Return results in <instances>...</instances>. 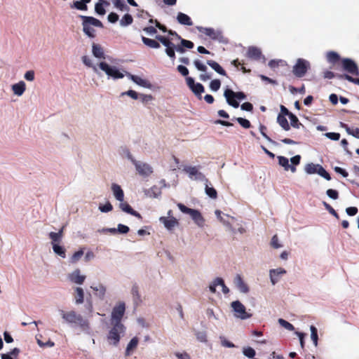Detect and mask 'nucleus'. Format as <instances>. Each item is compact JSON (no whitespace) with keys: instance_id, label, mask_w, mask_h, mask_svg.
I'll return each instance as SVG.
<instances>
[{"instance_id":"obj_1","label":"nucleus","mask_w":359,"mask_h":359,"mask_svg":"<svg viewBox=\"0 0 359 359\" xmlns=\"http://www.w3.org/2000/svg\"><path fill=\"white\" fill-rule=\"evenodd\" d=\"M156 39L161 42V43L165 47V53L172 60L175 58V50L180 53H182L184 51V47L180 45L175 44V41H178L174 36H156Z\"/></svg>"},{"instance_id":"obj_2","label":"nucleus","mask_w":359,"mask_h":359,"mask_svg":"<svg viewBox=\"0 0 359 359\" xmlns=\"http://www.w3.org/2000/svg\"><path fill=\"white\" fill-rule=\"evenodd\" d=\"M126 330V327L123 324H111L106 336L107 344L114 347L118 346Z\"/></svg>"},{"instance_id":"obj_3","label":"nucleus","mask_w":359,"mask_h":359,"mask_svg":"<svg viewBox=\"0 0 359 359\" xmlns=\"http://www.w3.org/2000/svg\"><path fill=\"white\" fill-rule=\"evenodd\" d=\"M99 68L105 73L108 79L114 80L123 79L127 74L123 69L110 65L104 61L99 62Z\"/></svg>"},{"instance_id":"obj_4","label":"nucleus","mask_w":359,"mask_h":359,"mask_svg":"<svg viewBox=\"0 0 359 359\" xmlns=\"http://www.w3.org/2000/svg\"><path fill=\"white\" fill-rule=\"evenodd\" d=\"M81 18L83 19L82 26L85 34L90 38L95 37V29L94 27H102V22L93 17L81 15Z\"/></svg>"},{"instance_id":"obj_5","label":"nucleus","mask_w":359,"mask_h":359,"mask_svg":"<svg viewBox=\"0 0 359 359\" xmlns=\"http://www.w3.org/2000/svg\"><path fill=\"white\" fill-rule=\"evenodd\" d=\"M177 207L183 213L187 214L190 216L194 224L199 228H203L205 223V219L202 214L196 209L187 208L182 203H177Z\"/></svg>"},{"instance_id":"obj_6","label":"nucleus","mask_w":359,"mask_h":359,"mask_svg":"<svg viewBox=\"0 0 359 359\" xmlns=\"http://www.w3.org/2000/svg\"><path fill=\"white\" fill-rule=\"evenodd\" d=\"M196 29L212 40L217 41L219 43H226L227 39L223 35L222 31L212 27L196 26Z\"/></svg>"},{"instance_id":"obj_7","label":"nucleus","mask_w":359,"mask_h":359,"mask_svg":"<svg viewBox=\"0 0 359 359\" xmlns=\"http://www.w3.org/2000/svg\"><path fill=\"white\" fill-rule=\"evenodd\" d=\"M126 309V303L123 301L117 302L113 306L110 313L111 324H123L121 320Z\"/></svg>"},{"instance_id":"obj_8","label":"nucleus","mask_w":359,"mask_h":359,"mask_svg":"<svg viewBox=\"0 0 359 359\" xmlns=\"http://www.w3.org/2000/svg\"><path fill=\"white\" fill-rule=\"evenodd\" d=\"M57 316L61 319L62 323L64 324L75 325L81 320V315L73 310L58 309Z\"/></svg>"},{"instance_id":"obj_9","label":"nucleus","mask_w":359,"mask_h":359,"mask_svg":"<svg viewBox=\"0 0 359 359\" xmlns=\"http://www.w3.org/2000/svg\"><path fill=\"white\" fill-rule=\"evenodd\" d=\"M277 158L278 160V164L283 168L284 170H290L292 173H294L297 171L296 166L300 163L301 156L296 155L290 159L283 156H278Z\"/></svg>"},{"instance_id":"obj_10","label":"nucleus","mask_w":359,"mask_h":359,"mask_svg":"<svg viewBox=\"0 0 359 359\" xmlns=\"http://www.w3.org/2000/svg\"><path fill=\"white\" fill-rule=\"evenodd\" d=\"M304 171L306 175L318 174L320 177L327 180H330V174L323 168V167L318 163H308L304 167Z\"/></svg>"},{"instance_id":"obj_11","label":"nucleus","mask_w":359,"mask_h":359,"mask_svg":"<svg viewBox=\"0 0 359 359\" xmlns=\"http://www.w3.org/2000/svg\"><path fill=\"white\" fill-rule=\"evenodd\" d=\"M231 308L236 318L247 320L252 317V314L247 311L245 306L238 300L231 303Z\"/></svg>"},{"instance_id":"obj_12","label":"nucleus","mask_w":359,"mask_h":359,"mask_svg":"<svg viewBox=\"0 0 359 359\" xmlns=\"http://www.w3.org/2000/svg\"><path fill=\"white\" fill-rule=\"evenodd\" d=\"M224 95L226 100L227 103L234 108H237L239 106V101L245 99V95L242 92L235 93L230 89H226L224 91Z\"/></svg>"},{"instance_id":"obj_13","label":"nucleus","mask_w":359,"mask_h":359,"mask_svg":"<svg viewBox=\"0 0 359 359\" xmlns=\"http://www.w3.org/2000/svg\"><path fill=\"white\" fill-rule=\"evenodd\" d=\"M309 68L310 63L309 61L299 58L293 67L292 72L296 76L302 77L306 74Z\"/></svg>"},{"instance_id":"obj_14","label":"nucleus","mask_w":359,"mask_h":359,"mask_svg":"<svg viewBox=\"0 0 359 359\" xmlns=\"http://www.w3.org/2000/svg\"><path fill=\"white\" fill-rule=\"evenodd\" d=\"M133 165L135 166V170L143 177H147L150 176L153 172V168L147 163L136 161H134Z\"/></svg>"},{"instance_id":"obj_15","label":"nucleus","mask_w":359,"mask_h":359,"mask_svg":"<svg viewBox=\"0 0 359 359\" xmlns=\"http://www.w3.org/2000/svg\"><path fill=\"white\" fill-rule=\"evenodd\" d=\"M67 279L72 283L81 285L86 281V276L81 272L80 269L77 268L67 274Z\"/></svg>"},{"instance_id":"obj_16","label":"nucleus","mask_w":359,"mask_h":359,"mask_svg":"<svg viewBox=\"0 0 359 359\" xmlns=\"http://www.w3.org/2000/svg\"><path fill=\"white\" fill-rule=\"evenodd\" d=\"M215 215L217 220L225 226L229 231H234L232 225L233 222L235 220L234 217L222 212L219 210H216L215 211Z\"/></svg>"},{"instance_id":"obj_17","label":"nucleus","mask_w":359,"mask_h":359,"mask_svg":"<svg viewBox=\"0 0 359 359\" xmlns=\"http://www.w3.org/2000/svg\"><path fill=\"white\" fill-rule=\"evenodd\" d=\"M93 295L100 299H104L107 294V287L104 284L100 282L92 283L90 286Z\"/></svg>"},{"instance_id":"obj_18","label":"nucleus","mask_w":359,"mask_h":359,"mask_svg":"<svg viewBox=\"0 0 359 359\" xmlns=\"http://www.w3.org/2000/svg\"><path fill=\"white\" fill-rule=\"evenodd\" d=\"M287 273L286 270L282 267H277L276 269H271L269 271V276L271 284L275 285L277 284L282 277Z\"/></svg>"},{"instance_id":"obj_19","label":"nucleus","mask_w":359,"mask_h":359,"mask_svg":"<svg viewBox=\"0 0 359 359\" xmlns=\"http://www.w3.org/2000/svg\"><path fill=\"white\" fill-rule=\"evenodd\" d=\"M159 221L163 224V226L169 231H172L175 228L177 227L180 224L179 221L174 217H159Z\"/></svg>"},{"instance_id":"obj_20","label":"nucleus","mask_w":359,"mask_h":359,"mask_svg":"<svg viewBox=\"0 0 359 359\" xmlns=\"http://www.w3.org/2000/svg\"><path fill=\"white\" fill-rule=\"evenodd\" d=\"M126 76L139 86L147 89H151L152 88V84L147 79L140 76L133 75L127 72Z\"/></svg>"},{"instance_id":"obj_21","label":"nucleus","mask_w":359,"mask_h":359,"mask_svg":"<svg viewBox=\"0 0 359 359\" xmlns=\"http://www.w3.org/2000/svg\"><path fill=\"white\" fill-rule=\"evenodd\" d=\"M186 81L188 86L193 93L201 98V94L204 92V87L203 85L199 83H195L194 79L191 77H187Z\"/></svg>"},{"instance_id":"obj_22","label":"nucleus","mask_w":359,"mask_h":359,"mask_svg":"<svg viewBox=\"0 0 359 359\" xmlns=\"http://www.w3.org/2000/svg\"><path fill=\"white\" fill-rule=\"evenodd\" d=\"M343 69L350 74L358 75L359 71L356 64L351 59L345 58L342 61Z\"/></svg>"},{"instance_id":"obj_23","label":"nucleus","mask_w":359,"mask_h":359,"mask_svg":"<svg viewBox=\"0 0 359 359\" xmlns=\"http://www.w3.org/2000/svg\"><path fill=\"white\" fill-rule=\"evenodd\" d=\"M234 284L237 290L242 294H247L249 292V287L248 284L243 280L240 275H237L234 278Z\"/></svg>"},{"instance_id":"obj_24","label":"nucleus","mask_w":359,"mask_h":359,"mask_svg":"<svg viewBox=\"0 0 359 359\" xmlns=\"http://www.w3.org/2000/svg\"><path fill=\"white\" fill-rule=\"evenodd\" d=\"M11 90L15 95L20 97L26 90V83L24 81H20L11 86Z\"/></svg>"},{"instance_id":"obj_25","label":"nucleus","mask_w":359,"mask_h":359,"mask_svg":"<svg viewBox=\"0 0 359 359\" xmlns=\"http://www.w3.org/2000/svg\"><path fill=\"white\" fill-rule=\"evenodd\" d=\"M139 344V339L137 337H133L127 344L126 351H125V356L128 357L130 356L135 349L137 348Z\"/></svg>"},{"instance_id":"obj_26","label":"nucleus","mask_w":359,"mask_h":359,"mask_svg":"<svg viewBox=\"0 0 359 359\" xmlns=\"http://www.w3.org/2000/svg\"><path fill=\"white\" fill-rule=\"evenodd\" d=\"M184 170L191 180H197L203 177L196 167L188 166L184 168Z\"/></svg>"},{"instance_id":"obj_27","label":"nucleus","mask_w":359,"mask_h":359,"mask_svg":"<svg viewBox=\"0 0 359 359\" xmlns=\"http://www.w3.org/2000/svg\"><path fill=\"white\" fill-rule=\"evenodd\" d=\"M111 190L114 197L118 201H122L124 200V193L120 185L116 183H112L111 185Z\"/></svg>"},{"instance_id":"obj_28","label":"nucleus","mask_w":359,"mask_h":359,"mask_svg":"<svg viewBox=\"0 0 359 359\" xmlns=\"http://www.w3.org/2000/svg\"><path fill=\"white\" fill-rule=\"evenodd\" d=\"M109 6V2L107 0H98L95 5V11L100 15H104L106 13V8Z\"/></svg>"},{"instance_id":"obj_29","label":"nucleus","mask_w":359,"mask_h":359,"mask_svg":"<svg viewBox=\"0 0 359 359\" xmlns=\"http://www.w3.org/2000/svg\"><path fill=\"white\" fill-rule=\"evenodd\" d=\"M194 65H195L196 68L198 70L201 71V72H203V73L200 74V79L201 81H205L207 80H209L211 78L210 75H209L208 74L205 73L207 67H206V66L204 64L201 62L199 60H195L194 62Z\"/></svg>"},{"instance_id":"obj_30","label":"nucleus","mask_w":359,"mask_h":359,"mask_svg":"<svg viewBox=\"0 0 359 359\" xmlns=\"http://www.w3.org/2000/svg\"><path fill=\"white\" fill-rule=\"evenodd\" d=\"M83 63L88 67L91 68L95 73H99V64L94 62L93 60L88 55H83L81 57Z\"/></svg>"},{"instance_id":"obj_31","label":"nucleus","mask_w":359,"mask_h":359,"mask_svg":"<svg viewBox=\"0 0 359 359\" xmlns=\"http://www.w3.org/2000/svg\"><path fill=\"white\" fill-rule=\"evenodd\" d=\"M247 56L253 60H259L262 57L261 50L255 46H250L248 48Z\"/></svg>"},{"instance_id":"obj_32","label":"nucleus","mask_w":359,"mask_h":359,"mask_svg":"<svg viewBox=\"0 0 359 359\" xmlns=\"http://www.w3.org/2000/svg\"><path fill=\"white\" fill-rule=\"evenodd\" d=\"M74 302L76 304L79 305L84 302V291L81 287H76L74 290Z\"/></svg>"},{"instance_id":"obj_33","label":"nucleus","mask_w":359,"mask_h":359,"mask_svg":"<svg viewBox=\"0 0 359 359\" xmlns=\"http://www.w3.org/2000/svg\"><path fill=\"white\" fill-rule=\"evenodd\" d=\"M177 22L184 25L191 26L193 25L192 20L189 15L183 13H178L177 15Z\"/></svg>"},{"instance_id":"obj_34","label":"nucleus","mask_w":359,"mask_h":359,"mask_svg":"<svg viewBox=\"0 0 359 359\" xmlns=\"http://www.w3.org/2000/svg\"><path fill=\"white\" fill-rule=\"evenodd\" d=\"M63 236L62 229L60 230L58 232H50L49 233V238L51 240V245L56 244H60Z\"/></svg>"},{"instance_id":"obj_35","label":"nucleus","mask_w":359,"mask_h":359,"mask_svg":"<svg viewBox=\"0 0 359 359\" xmlns=\"http://www.w3.org/2000/svg\"><path fill=\"white\" fill-rule=\"evenodd\" d=\"M119 203H119V208L123 212L129 213V214H130V215H132L133 216H135L137 217H140V215L137 212L133 210L132 209V208L127 203L124 202V200L122 201H119Z\"/></svg>"},{"instance_id":"obj_36","label":"nucleus","mask_w":359,"mask_h":359,"mask_svg":"<svg viewBox=\"0 0 359 359\" xmlns=\"http://www.w3.org/2000/svg\"><path fill=\"white\" fill-rule=\"evenodd\" d=\"M168 34L170 35L174 36L178 41H180L181 45L184 47V48H187L191 49L194 47V43L191 41L181 39V37L177 33L170 30L168 31Z\"/></svg>"},{"instance_id":"obj_37","label":"nucleus","mask_w":359,"mask_h":359,"mask_svg":"<svg viewBox=\"0 0 359 359\" xmlns=\"http://www.w3.org/2000/svg\"><path fill=\"white\" fill-rule=\"evenodd\" d=\"M92 53L93 56L97 59L104 58V53L103 48L98 44L93 43L92 45Z\"/></svg>"},{"instance_id":"obj_38","label":"nucleus","mask_w":359,"mask_h":359,"mask_svg":"<svg viewBox=\"0 0 359 359\" xmlns=\"http://www.w3.org/2000/svg\"><path fill=\"white\" fill-rule=\"evenodd\" d=\"M53 252L60 257L61 258H65L66 257V249L64 246L61 245L60 244H56L53 245L52 246Z\"/></svg>"},{"instance_id":"obj_39","label":"nucleus","mask_w":359,"mask_h":359,"mask_svg":"<svg viewBox=\"0 0 359 359\" xmlns=\"http://www.w3.org/2000/svg\"><path fill=\"white\" fill-rule=\"evenodd\" d=\"M83 255L84 251L83 249H80L74 252L69 257V263L72 264H76Z\"/></svg>"},{"instance_id":"obj_40","label":"nucleus","mask_w":359,"mask_h":359,"mask_svg":"<svg viewBox=\"0 0 359 359\" xmlns=\"http://www.w3.org/2000/svg\"><path fill=\"white\" fill-rule=\"evenodd\" d=\"M208 65L212 68L216 72H217L218 74H221V75H223V76H225L226 75V72L223 69V68L217 63L215 61H213V60H208Z\"/></svg>"},{"instance_id":"obj_41","label":"nucleus","mask_w":359,"mask_h":359,"mask_svg":"<svg viewBox=\"0 0 359 359\" xmlns=\"http://www.w3.org/2000/svg\"><path fill=\"white\" fill-rule=\"evenodd\" d=\"M98 210L102 213H107L113 210V206L109 201H105L104 203H99Z\"/></svg>"},{"instance_id":"obj_42","label":"nucleus","mask_w":359,"mask_h":359,"mask_svg":"<svg viewBox=\"0 0 359 359\" xmlns=\"http://www.w3.org/2000/svg\"><path fill=\"white\" fill-rule=\"evenodd\" d=\"M277 121L283 130H290V125L285 115L279 114L277 118Z\"/></svg>"},{"instance_id":"obj_43","label":"nucleus","mask_w":359,"mask_h":359,"mask_svg":"<svg viewBox=\"0 0 359 359\" xmlns=\"http://www.w3.org/2000/svg\"><path fill=\"white\" fill-rule=\"evenodd\" d=\"M114 7L121 11H128L129 7L125 4L123 0H114L112 1Z\"/></svg>"},{"instance_id":"obj_44","label":"nucleus","mask_w":359,"mask_h":359,"mask_svg":"<svg viewBox=\"0 0 359 359\" xmlns=\"http://www.w3.org/2000/svg\"><path fill=\"white\" fill-rule=\"evenodd\" d=\"M75 325H78L81 330L83 332H89L90 331V327L89 322L86 320H83L81 316V320H79Z\"/></svg>"},{"instance_id":"obj_45","label":"nucleus","mask_w":359,"mask_h":359,"mask_svg":"<svg viewBox=\"0 0 359 359\" xmlns=\"http://www.w3.org/2000/svg\"><path fill=\"white\" fill-rule=\"evenodd\" d=\"M133 17L128 14H125L121 19L119 24L121 27H127L133 23Z\"/></svg>"},{"instance_id":"obj_46","label":"nucleus","mask_w":359,"mask_h":359,"mask_svg":"<svg viewBox=\"0 0 359 359\" xmlns=\"http://www.w3.org/2000/svg\"><path fill=\"white\" fill-rule=\"evenodd\" d=\"M142 42L147 46L152 48H158L160 47L159 43L154 40L149 38H146L144 36L142 37Z\"/></svg>"},{"instance_id":"obj_47","label":"nucleus","mask_w":359,"mask_h":359,"mask_svg":"<svg viewBox=\"0 0 359 359\" xmlns=\"http://www.w3.org/2000/svg\"><path fill=\"white\" fill-rule=\"evenodd\" d=\"M195 335L196 339L201 343H207L208 342V335L207 332L204 330H199L195 332Z\"/></svg>"},{"instance_id":"obj_48","label":"nucleus","mask_w":359,"mask_h":359,"mask_svg":"<svg viewBox=\"0 0 359 359\" xmlns=\"http://www.w3.org/2000/svg\"><path fill=\"white\" fill-rule=\"evenodd\" d=\"M205 194L211 198L215 199L217 198V194L216 190L209 185L208 181H206L205 183Z\"/></svg>"},{"instance_id":"obj_49","label":"nucleus","mask_w":359,"mask_h":359,"mask_svg":"<svg viewBox=\"0 0 359 359\" xmlns=\"http://www.w3.org/2000/svg\"><path fill=\"white\" fill-rule=\"evenodd\" d=\"M341 126L346 130L348 135L359 139V128H351L344 123H341Z\"/></svg>"},{"instance_id":"obj_50","label":"nucleus","mask_w":359,"mask_h":359,"mask_svg":"<svg viewBox=\"0 0 359 359\" xmlns=\"http://www.w3.org/2000/svg\"><path fill=\"white\" fill-rule=\"evenodd\" d=\"M327 60L329 62L334 64L339 60V55L337 53L334 51H330L326 55Z\"/></svg>"},{"instance_id":"obj_51","label":"nucleus","mask_w":359,"mask_h":359,"mask_svg":"<svg viewBox=\"0 0 359 359\" xmlns=\"http://www.w3.org/2000/svg\"><path fill=\"white\" fill-rule=\"evenodd\" d=\"M121 156L125 158H127L128 159L129 161H130L132 162L133 164H134V161H136L137 160H135L133 156V154H131V152L130 151V150L127 148H123L121 149Z\"/></svg>"},{"instance_id":"obj_52","label":"nucleus","mask_w":359,"mask_h":359,"mask_svg":"<svg viewBox=\"0 0 359 359\" xmlns=\"http://www.w3.org/2000/svg\"><path fill=\"white\" fill-rule=\"evenodd\" d=\"M278 322L280 326H282L283 328L288 331H293L294 330V326L290 323L286 321L283 318H279L278 320Z\"/></svg>"},{"instance_id":"obj_53","label":"nucleus","mask_w":359,"mask_h":359,"mask_svg":"<svg viewBox=\"0 0 359 359\" xmlns=\"http://www.w3.org/2000/svg\"><path fill=\"white\" fill-rule=\"evenodd\" d=\"M310 331H311V339L313 341L314 346H317L318 339L317 329L313 325H311Z\"/></svg>"},{"instance_id":"obj_54","label":"nucleus","mask_w":359,"mask_h":359,"mask_svg":"<svg viewBox=\"0 0 359 359\" xmlns=\"http://www.w3.org/2000/svg\"><path fill=\"white\" fill-rule=\"evenodd\" d=\"M270 245L274 249H278L283 247V244L276 235H274L271 238Z\"/></svg>"},{"instance_id":"obj_55","label":"nucleus","mask_w":359,"mask_h":359,"mask_svg":"<svg viewBox=\"0 0 359 359\" xmlns=\"http://www.w3.org/2000/svg\"><path fill=\"white\" fill-rule=\"evenodd\" d=\"M215 285H218V287L220 288L224 294H227L229 292V288L225 285L223 280L221 278H217L215 280Z\"/></svg>"},{"instance_id":"obj_56","label":"nucleus","mask_w":359,"mask_h":359,"mask_svg":"<svg viewBox=\"0 0 359 359\" xmlns=\"http://www.w3.org/2000/svg\"><path fill=\"white\" fill-rule=\"evenodd\" d=\"M71 8H76L79 11H86L88 7L81 1H76L71 6Z\"/></svg>"},{"instance_id":"obj_57","label":"nucleus","mask_w":359,"mask_h":359,"mask_svg":"<svg viewBox=\"0 0 359 359\" xmlns=\"http://www.w3.org/2000/svg\"><path fill=\"white\" fill-rule=\"evenodd\" d=\"M243 353L248 358H252L255 355V351L251 347H244Z\"/></svg>"},{"instance_id":"obj_58","label":"nucleus","mask_w":359,"mask_h":359,"mask_svg":"<svg viewBox=\"0 0 359 359\" xmlns=\"http://www.w3.org/2000/svg\"><path fill=\"white\" fill-rule=\"evenodd\" d=\"M139 99L141 100V102L142 103L148 104V103L151 102L154 100V97H153V96L151 95L140 94Z\"/></svg>"},{"instance_id":"obj_59","label":"nucleus","mask_w":359,"mask_h":359,"mask_svg":"<svg viewBox=\"0 0 359 359\" xmlns=\"http://www.w3.org/2000/svg\"><path fill=\"white\" fill-rule=\"evenodd\" d=\"M221 86V82L219 79H214L210 83V88L212 91H217Z\"/></svg>"},{"instance_id":"obj_60","label":"nucleus","mask_w":359,"mask_h":359,"mask_svg":"<svg viewBox=\"0 0 359 359\" xmlns=\"http://www.w3.org/2000/svg\"><path fill=\"white\" fill-rule=\"evenodd\" d=\"M115 230L116 233H118L121 234H126L129 231V227L124 224H118L117 228H115Z\"/></svg>"},{"instance_id":"obj_61","label":"nucleus","mask_w":359,"mask_h":359,"mask_svg":"<svg viewBox=\"0 0 359 359\" xmlns=\"http://www.w3.org/2000/svg\"><path fill=\"white\" fill-rule=\"evenodd\" d=\"M289 118L290 119L291 125L295 128H299L301 123H299L297 117L291 113L289 114Z\"/></svg>"},{"instance_id":"obj_62","label":"nucleus","mask_w":359,"mask_h":359,"mask_svg":"<svg viewBox=\"0 0 359 359\" xmlns=\"http://www.w3.org/2000/svg\"><path fill=\"white\" fill-rule=\"evenodd\" d=\"M121 95L122 96L128 95V96L130 97L131 98H133V100H137L140 97V94H138L137 92H135L133 90H129L126 92L122 93Z\"/></svg>"},{"instance_id":"obj_63","label":"nucleus","mask_w":359,"mask_h":359,"mask_svg":"<svg viewBox=\"0 0 359 359\" xmlns=\"http://www.w3.org/2000/svg\"><path fill=\"white\" fill-rule=\"evenodd\" d=\"M284 64L285 62L282 60H272L269 62V66L271 68L274 69L278 67L279 65H283Z\"/></svg>"},{"instance_id":"obj_64","label":"nucleus","mask_w":359,"mask_h":359,"mask_svg":"<svg viewBox=\"0 0 359 359\" xmlns=\"http://www.w3.org/2000/svg\"><path fill=\"white\" fill-rule=\"evenodd\" d=\"M326 194L329 198H330L333 200L337 199L338 196H339V194H338L337 191H336L334 189H327L326 191Z\"/></svg>"}]
</instances>
